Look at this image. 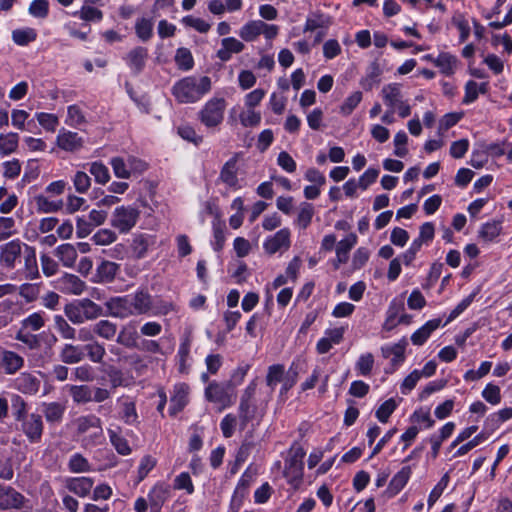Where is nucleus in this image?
I'll return each mask as SVG.
<instances>
[{"mask_svg": "<svg viewBox=\"0 0 512 512\" xmlns=\"http://www.w3.org/2000/svg\"><path fill=\"white\" fill-rule=\"evenodd\" d=\"M211 90V79L202 76L199 79L190 76L176 82L172 94L180 103H194Z\"/></svg>", "mask_w": 512, "mask_h": 512, "instance_id": "1", "label": "nucleus"}, {"mask_svg": "<svg viewBox=\"0 0 512 512\" xmlns=\"http://www.w3.org/2000/svg\"><path fill=\"white\" fill-rule=\"evenodd\" d=\"M305 455L306 451L304 448L298 442H294L291 445L288 451V457L285 460V468L283 471L284 477L295 489L299 487L303 480V459Z\"/></svg>", "mask_w": 512, "mask_h": 512, "instance_id": "2", "label": "nucleus"}, {"mask_svg": "<svg viewBox=\"0 0 512 512\" xmlns=\"http://www.w3.org/2000/svg\"><path fill=\"white\" fill-rule=\"evenodd\" d=\"M101 306L88 298L74 300L66 304L64 313L66 317L74 324H81L85 320H93L102 315Z\"/></svg>", "mask_w": 512, "mask_h": 512, "instance_id": "3", "label": "nucleus"}, {"mask_svg": "<svg viewBox=\"0 0 512 512\" xmlns=\"http://www.w3.org/2000/svg\"><path fill=\"white\" fill-rule=\"evenodd\" d=\"M234 384L231 380L225 382L212 381L205 388V398L207 401L217 403L226 408L232 405V394Z\"/></svg>", "mask_w": 512, "mask_h": 512, "instance_id": "4", "label": "nucleus"}, {"mask_svg": "<svg viewBox=\"0 0 512 512\" xmlns=\"http://www.w3.org/2000/svg\"><path fill=\"white\" fill-rule=\"evenodd\" d=\"M139 216L138 208L131 206L117 207L112 215L111 226L121 233H127L136 225Z\"/></svg>", "mask_w": 512, "mask_h": 512, "instance_id": "5", "label": "nucleus"}, {"mask_svg": "<svg viewBox=\"0 0 512 512\" xmlns=\"http://www.w3.org/2000/svg\"><path fill=\"white\" fill-rule=\"evenodd\" d=\"M224 110L225 100L223 98H213L200 111V120L207 127H215L222 122Z\"/></svg>", "mask_w": 512, "mask_h": 512, "instance_id": "6", "label": "nucleus"}, {"mask_svg": "<svg viewBox=\"0 0 512 512\" xmlns=\"http://www.w3.org/2000/svg\"><path fill=\"white\" fill-rule=\"evenodd\" d=\"M57 338L51 332H42L34 335V358L45 359L52 356V348Z\"/></svg>", "mask_w": 512, "mask_h": 512, "instance_id": "7", "label": "nucleus"}, {"mask_svg": "<svg viewBox=\"0 0 512 512\" xmlns=\"http://www.w3.org/2000/svg\"><path fill=\"white\" fill-rule=\"evenodd\" d=\"M85 287V282L75 274L65 273L56 282V288L65 294H81Z\"/></svg>", "mask_w": 512, "mask_h": 512, "instance_id": "8", "label": "nucleus"}, {"mask_svg": "<svg viewBox=\"0 0 512 512\" xmlns=\"http://www.w3.org/2000/svg\"><path fill=\"white\" fill-rule=\"evenodd\" d=\"M131 295L135 315L149 314L153 309V297L147 289L142 288Z\"/></svg>", "mask_w": 512, "mask_h": 512, "instance_id": "9", "label": "nucleus"}, {"mask_svg": "<svg viewBox=\"0 0 512 512\" xmlns=\"http://www.w3.org/2000/svg\"><path fill=\"white\" fill-rule=\"evenodd\" d=\"M239 154L236 153L231 157L221 168L219 180L225 183L228 187L233 189H239V180L237 177V162Z\"/></svg>", "mask_w": 512, "mask_h": 512, "instance_id": "10", "label": "nucleus"}, {"mask_svg": "<svg viewBox=\"0 0 512 512\" xmlns=\"http://www.w3.org/2000/svg\"><path fill=\"white\" fill-rule=\"evenodd\" d=\"M189 386L186 383H179L174 386L173 395L170 399V415L181 412L188 403Z\"/></svg>", "mask_w": 512, "mask_h": 512, "instance_id": "11", "label": "nucleus"}, {"mask_svg": "<svg viewBox=\"0 0 512 512\" xmlns=\"http://www.w3.org/2000/svg\"><path fill=\"white\" fill-rule=\"evenodd\" d=\"M107 306L112 315L120 318H126L134 314V309L131 301V295L123 297L111 298Z\"/></svg>", "mask_w": 512, "mask_h": 512, "instance_id": "12", "label": "nucleus"}, {"mask_svg": "<svg viewBox=\"0 0 512 512\" xmlns=\"http://www.w3.org/2000/svg\"><path fill=\"white\" fill-rule=\"evenodd\" d=\"M147 58L148 50L145 47L137 46L129 51L126 61L134 75H139L144 70Z\"/></svg>", "mask_w": 512, "mask_h": 512, "instance_id": "13", "label": "nucleus"}, {"mask_svg": "<svg viewBox=\"0 0 512 512\" xmlns=\"http://www.w3.org/2000/svg\"><path fill=\"white\" fill-rule=\"evenodd\" d=\"M24 497L14 488L0 485V509H17L20 508Z\"/></svg>", "mask_w": 512, "mask_h": 512, "instance_id": "14", "label": "nucleus"}, {"mask_svg": "<svg viewBox=\"0 0 512 512\" xmlns=\"http://www.w3.org/2000/svg\"><path fill=\"white\" fill-rule=\"evenodd\" d=\"M265 251L272 255L279 251L282 247L289 248L290 246V231L287 228L281 229L268 238L264 242Z\"/></svg>", "mask_w": 512, "mask_h": 512, "instance_id": "15", "label": "nucleus"}, {"mask_svg": "<svg viewBox=\"0 0 512 512\" xmlns=\"http://www.w3.org/2000/svg\"><path fill=\"white\" fill-rule=\"evenodd\" d=\"M12 412L15 419L22 422L25 434L32 440V425L26 422L27 404L21 396L16 395L12 398Z\"/></svg>", "mask_w": 512, "mask_h": 512, "instance_id": "16", "label": "nucleus"}, {"mask_svg": "<svg viewBox=\"0 0 512 512\" xmlns=\"http://www.w3.org/2000/svg\"><path fill=\"white\" fill-rule=\"evenodd\" d=\"M119 270V264L108 260H102L96 269L95 282L111 283L114 281Z\"/></svg>", "mask_w": 512, "mask_h": 512, "instance_id": "17", "label": "nucleus"}, {"mask_svg": "<svg viewBox=\"0 0 512 512\" xmlns=\"http://www.w3.org/2000/svg\"><path fill=\"white\" fill-rule=\"evenodd\" d=\"M407 345L408 342L406 338H402L398 343L394 345L382 347V356L384 358H389L390 356L393 355V358L391 359V364L395 368L404 362L405 349Z\"/></svg>", "mask_w": 512, "mask_h": 512, "instance_id": "18", "label": "nucleus"}, {"mask_svg": "<svg viewBox=\"0 0 512 512\" xmlns=\"http://www.w3.org/2000/svg\"><path fill=\"white\" fill-rule=\"evenodd\" d=\"M94 484V480L90 477H75L66 480V488L78 495L79 497L87 496Z\"/></svg>", "mask_w": 512, "mask_h": 512, "instance_id": "19", "label": "nucleus"}, {"mask_svg": "<svg viewBox=\"0 0 512 512\" xmlns=\"http://www.w3.org/2000/svg\"><path fill=\"white\" fill-rule=\"evenodd\" d=\"M441 325V319L435 318L426 322L411 335V341L416 346L423 345L430 335Z\"/></svg>", "mask_w": 512, "mask_h": 512, "instance_id": "20", "label": "nucleus"}, {"mask_svg": "<svg viewBox=\"0 0 512 512\" xmlns=\"http://www.w3.org/2000/svg\"><path fill=\"white\" fill-rule=\"evenodd\" d=\"M57 145L65 151H75L82 147V138L78 133L62 130L57 136Z\"/></svg>", "mask_w": 512, "mask_h": 512, "instance_id": "21", "label": "nucleus"}, {"mask_svg": "<svg viewBox=\"0 0 512 512\" xmlns=\"http://www.w3.org/2000/svg\"><path fill=\"white\" fill-rule=\"evenodd\" d=\"M411 473V467L404 466L393 476L387 488L389 496H395L404 488L411 476Z\"/></svg>", "mask_w": 512, "mask_h": 512, "instance_id": "22", "label": "nucleus"}, {"mask_svg": "<svg viewBox=\"0 0 512 512\" xmlns=\"http://www.w3.org/2000/svg\"><path fill=\"white\" fill-rule=\"evenodd\" d=\"M238 412L240 419V429L244 430L248 423L251 422L256 416L257 406L254 400L240 398Z\"/></svg>", "mask_w": 512, "mask_h": 512, "instance_id": "23", "label": "nucleus"}, {"mask_svg": "<svg viewBox=\"0 0 512 512\" xmlns=\"http://www.w3.org/2000/svg\"><path fill=\"white\" fill-rule=\"evenodd\" d=\"M85 357L83 346L65 344L60 352V359L66 364H76Z\"/></svg>", "mask_w": 512, "mask_h": 512, "instance_id": "24", "label": "nucleus"}, {"mask_svg": "<svg viewBox=\"0 0 512 512\" xmlns=\"http://www.w3.org/2000/svg\"><path fill=\"white\" fill-rule=\"evenodd\" d=\"M382 95L387 106L395 109L396 105L402 101L401 85L391 83L383 87Z\"/></svg>", "mask_w": 512, "mask_h": 512, "instance_id": "25", "label": "nucleus"}, {"mask_svg": "<svg viewBox=\"0 0 512 512\" xmlns=\"http://www.w3.org/2000/svg\"><path fill=\"white\" fill-rule=\"evenodd\" d=\"M357 243V236L350 233L345 239L338 242L336 246V257L338 263H346L349 258V252Z\"/></svg>", "mask_w": 512, "mask_h": 512, "instance_id": "26", "label": "nucleus"}, {"mask_svg": "<svg viewBox=\"0 0 512 512\" xmlns=\"http://www.w3.org/2000/svg\"><path fill=\"white\" fill-rule=\"evenodd\" d=\"M263 26H265V22L261 20L249 21L242 26L239 35L244 41H254L260 34H262Z\"/></svg>", "mask_w": 512, "mask_h": 512, "instance_id": "27", "label": "nucleus"}, {"mask_svg": "<svg viewBox=\"0 0 512 512\" xmlns=\"http://www.w3.org/2000/svg\"><path fill=\"white\" fill-rule=\"evenodd\" d=\"M75 424L78 434H84L88 432L89 429L91 428H97L99 430V433L102 432L101 419L93 414L77 418Z\"/></svg>", "mask_w": 512, "mask_h": 512, "instance_id": "28", "label": "nucleus"}, {"mask_svg": "<svg viewBox=\"0 0 512 512\" xmlns=\"http://www.w3.org/2000/svg\"><path fill=\"white\" fill-rule=\"evenodd\" d=\"M64 411L65 407L60 403L52 402L43 404L42 413L49 423H60L63 418Z\"/></svg>", "mask_w": 512, "mask_h": 512, "instance_id": "29", "label": "nucleus"}, {"mask_svg": "<svg viewBox=\"0 0 512 512\" xmlns=\"http://www.w3.org/2000/svg\"><path fill=\"white\" fill-rule=\"evenodd\" d=\"M69 395L77 404L88 403L92 400V390L87 385L68 386Z\"/></svg>", "mask_w": 512, "mask_h": 512, "instance_id": "30", "label": "nucleus"}, {"mask_svg": "<svg viewBox=\"0 0 512 512\" xmlns=\"http://www.w3.org/2000/svg\"><path fill=\"white\" fill-rule=\"evenodd\" d=\"M170 494L169 486L163 483H157L148 494L149 504L163 506Z\"/></svg>", "mask_w": 512, "mask_h": 512, "instance_id": "31", "label": "nucleus"}, {"mask_svg": "<svg viewBox=\"0 0 512 512\" xmlns=\"http://www.w3.org/2000/svg\"><path fill=\"white\" fill-rule=\"evenodd\" d=\"M457 63V58L447 52H442L434 60L435 66L441 69V72L447 76L454 73V66Z\"/></svg>", "mask_w": 512, "mask_h": 512, "instance_id": "32", "label": "nucleus"}, {"mask_svg": "<svg viewBox=\"0 0 512 512\" xmlns=\"http://www.w3.org/2000/svg\"><path fill=\"white\" fill-rule=\"evenodd\" d=\"M21 254V244L16 241H12L6 244L1 253V261L5 263L6 266H13L17 257Z\"/></svg>", "mask_w": 512, "mask_h": 512, "instance_id": "33", "label": "nucleus"}, {"mask_svg": "<svg viewBox=\"0 0 512 512\" xmlns=\"http://www.w3.org/2000/svg\"><path fill=\"white\" fill-rule=\"evenodd\" d=\"M56 255L62 261L64 266L71 267L77 258V249L71 244H62L57 247Z\"/></svg>", "mask_w": 512, "mask_h": 512, "instance_id": "34", "label": "nucleus"}, {"mask_svg": "<svg viewBox=\"0 0 512 512\" xmlns=\"http://www.w3.org/2000/svg\"><path fill=\"white\" fill-rule=\"evenodd\" d=\"M300 370V363L293 361L286 375L283 376V385L281 388V393H286L296 384Z\"/></svg>", "mask_w": 512, "mask_h": 512, "instance_id": "35", "label": "nucleus"}, {"mask_svg": "<svg viewBox=\"0 0 512 512\" xmlns=\"http://www.w3.org/2000/svg\"><path fill=\"white\" fill-rule=\"evenodd\" d=\"M501 224V221L496 220L484 223L479 231V237L487 242L494 240L501 233Z\"/></svg>", "mask_w": 512, "mask_h": 512, "instance_id": "36", "label": "nucleus"}, {"mask_svg": "<svg viewBox=\"0 0 512 512\" xmlns=\"http://www.w3.org/2000/svg\"><path fill=\"white\" fill-rule=\"evenodd\" d=\"M2 364L7 373H15L23 365V359L11 351L3 352Z\"/></svg>", "mask_w": 512, "mask_h": 512, "instance_id": "37", "label": "nucleus"}, {"mask_svg": "<svg viewBox=\"0 0 512 512\" xmlns=\"http://www.w3.org/2000/svg\"><path fill=\"white\" fill-rule=\"evenodd\" d=\"M175 62L180 70L187 71L193 68L194 59L188 48H178L175 55Z\"/></svg>", "mask_w": 512, "mask_h": 512, "instance_id": "38", "label": "nucleus"}, {"mask_svg": "<svg viewBox=\"0 0 512 512\" xmlns=\"http://www.w3.org/2000/svg\"><path fill=\"white\" fill-rule=\"evenodd\" d=\"M404 310V304L403 303H397L395 300H393L387 310V318L384 323V329L387 331H391L397 326L396 318L398 314Z\"/></svg>", "mask_w": 512, "mask_h": 512, "instance_id": "39", "label": "nucleus"}, {"mask_svg": "<svg viewBox=\"0 0 512 512\" xmlns=\"http://www.w3.org/2000/svg\"><path fill=\"white\" fill-rule=\"evenodd\" d=\"M135 32L140 40L148 41L153 35V22L150 19L140 18L136 21Z\"/></svg>", "mask_w": 512, "mask_h": 512, "instance_id": "40", "label": "nucleus"}, {"mask_svg": "<svg viewBox=\"0 0 512 512\" xmlns=\"http://www.w3.org/2000/svg\"><path fill=\"white\" fill-rule=\"evenodd\" d=\"M89 172L99 184H106L110 180V174L107 166L102 162L96 161L89 165Z\"/></svg>", "mask_w": 512, "mask_h": 512, "instance_id": "41", "label": "nucleus"}, {"mask_svg": "<svg viewBox=\"0 0 512 512\" xmlns=\"http://www.w3.org/2000/svg\"><path fill=\"white\" fill-rule=\"evenodd\" d=\"M68 468L73 473H83L91 471L88 460L80 453L71 456L68 462Z\"/></svg>", "mask_w": 512, "mask_h": 512, "instance_id": "42", "label": "nucleus"}, {"mask_svg": "<svg viewBox=\"0 0 512 512\" xmlns=\"http://www.w3.org/2000/svg\"><path fill=\"white\" fill-rule=\"evenodd\" d=\"M108 434L111 444L120 455L126 456L131 453V448L128 444V441L124 437L118 435L114 430L111 429L108 430Z\"/></svg>", "mask_w": 512, "mask_h": 512, "instance_id": "43", "label": "nucleus"}, {"mask_svg": "<svg viewBox=\"0 0 512 512\" xmlns=\"http://www.w3.org/2000/svg\"><path fill=\"white\" fill-rule=\"evenodd\" d=\"M84 352H87L89 359L94 363H101L106 354L105 348L103 345L94 341L92 343H88L83 346Z\"/></svg>", "mask_w": 512, "mask_h": 512, "instance_id": "44", "label": "nucleus"}, {"mask_svg": "<svg viewBox=\"0 0 512 512\" xmlns=\"http://www.w3.org/2000/svg\"><path fill=\"white\" fill-rule=\"evenodd\" d=\"M330 23L331 22L328 17H325L320 13H315L312 17H308L306 19L304 32H312L318 28L328 27Z\"/></svg>", "mask_w": 512, "mask_h": 512, "instance_id": "45", "label": "nucleus"}, {"mask_svg": "<svg viewBox=\"0 0 512 512\" xmlns=\"http://www.w3.org/2000/svg\"><path fill=\"white\" fill-rule=\"evenodd\" d=\"M397 408V403L393 398L383 402L376 410V417L381 423H387L391 414Z\"/></svg>", "mask_w": 512, "mask_h": 512, "instance_id": "46", "label": "nucleus"}, {"mask_svg": "<svg viewBox=\"0 0 512 512\" xmlns=\"http://www.w3.org/2000/svg\"><path fill=\"white\" fill-rule=\"evenodd\" d=\"M157 464L156 458L151 455H145L141 458L139 467H138V475H137V483L143 481L149 472L154 469Z\"/></svg>", "mask_w": 512, "mask_h": 512, "instance_id": "47", "label": "nucleus"}, {"mask_svg": "<svg viewBox=\"0 0 512 512\" xmlns=\"http://www.w3.org/2000/svg\"><path fill=\"white\" fill-rule=\"evenodd\" d=\"M18 146V136L14 133L0 135V152L8 155L16 150Z\"/></svg>", "mask_w": 512, "mask_h": 512, "instance_id": "48", "label": "nucleus"}, {"mask_svg": "<svg viewBox=\"0 0 512 512\" xmlns=\"http://www.w3.org/2000/svg\"><path fill=\"white\" fill-rule=\"evenodd\" d=\"M284 376V366L282 364H274L269 366L266 376L267 385L273 390L278 382H281Z\"/></svg>", "mask_w": 512, "mask_h": 512, "instance_id": "49", "label": "nucleus"}, {"mask_svg": "<svg viewBox=\"0 0 512 512\" xmlns=\"http://www.w3.org/2000/svg\"><path fill=\"white\" fill-rule=\"evenodd\" d=\"M39 124L48 132H54L59 124L58 117L51 113H36Z\"/></svg>", "mask_w": 512, "mask_h": 512, "instance_id": "50", "label": "nucleus"}, {"mask_svg": "<svg viewBox=\"0 0 512 512\" xmlns=\"http://www.w3.org/2000/svg\"><path fill=\"white\" fill-rule=\"evenodd\" d=\"M361 100H362V92H360V91L354 92L353 94L348 96L345 99V101L343 102V104L340 106V112L345 116L350 115L353 112V110L358 106V104L361 102Z\"/></svg>", "mask_w": 512, "mask_h": 512, "instance_id": "51", "label": "nucleus"}, {"mask_svg": "<svg viewBox=\"0 0 512 512\" xmlns=\"http://www.w3.org/2000/svg\"><path fill=\"white\" fill-rule=\"evenodd\" d=\"M94 332L105 339H111L116 334V325L108 320H101L94 326Z\"/></svg>", "mask_w": 512, "mask_h": 512, "instance_id": "52", "label": "nucleus"}, {"mask_svg": "<svg viewBox=\"0 0 512 512\" xmlns=\"http://www.w3.org/2000/svg\"><path fill=\"white\" fill-rule=\"evenodd\" d=\"M36 203L38 210L45 213L58 211L63 206V202L61 200L50 201L42 195L36 197Z\"/></svg>", "mask_w": 512, "mask_h": 512, "instance_id": "53", "label": "nucleus"}, {"mask_svg": "<svg viewBox=\"0 0 512 512\" xmlns=\"http://www.w3.org/2000/svg\"><path fill=\"white\" fill-rule=\"evenodd\" d=\"M482 397L490 404L497 405L501 402V390L500 387L489 383L482 391Z\"/></svg>", "mask_w": 512, "mask_h": 512, "instance_id": "54", "label": "nucleus"}, {"mask_svg": "<svg viewBox=\"0 0 512 512\" xmlns=\"http://www.w3.org/2000/svg\"><path fill=\"white\" fill-rule=\"evenodd\" d=\"M190 354V340L185 339L183 342H181L179 349H178V358H179V372L180 373H187L188 372V366L186 365V362L188 360Z\"/></svg>", "mask_w": 512, "mask_h": 512, "instance_id": "55", "label": "nucleus"}, {"mask_svg": "<svg viewBox=\"0 0 512 512\" xmlns=\"http://www.w3.org/2000/svg\"><path fill=\"white\" fill-rule=\"evenodd\" d=\"M374 365V357L371 353L363 354L356 362V369L363 376L370 375Z\"/></svg>", "mask_w": 512, "mask_h": 512, "instance_id": "56", "label": "nucleus"}, {"mask_svg": "<svg viewBox=\"0 0 512 512\" xmlns=\"http://www.w3.org/2000/svg\"><path fill=\"white\" fill-rule=\"evenodd\" d=\"M452 23L458 28L460 32L459 41L465 42L470 35V26L464 15L458 14L452 18Z\"/></svg>", "mask_w": 512, "mask_h": 512, "instance_id": "57", "label": "nucleus"}, {"mask_svg": "<svg viewBox=\"0 0 512 512\" xmlns=\"http://www.w3.org/2000/svg\"><path fill=\"white\" fill-rule=\"evenodd\" d=\"M182 23L187 27H192L200 33H207L211 26L208 22L201 18H195L193 16H185L182 19Z\"/></svg>", "mask_w": 512, "mask_h": 512, "instance_id": "58", "label": "nucleus"}, {"mask_svg": "<svg viewBox=\"0 0 512 512\" xmlns=\"http://www.w3.org/2000/svg\"><path fill=\"white\" fill-rule=\"evenodd\" d=\"M449 482L448 474H445L440 481L436 484V486L432 489L428 497V507H432L434 503L440 498L444 489L447 487Z\"/></svg>", "mask_w": 512, "mask_h": 512, "instance_id": "59", "label": "nucleus"}, {"mask_svg": "<svg viewBox=\"0 0 512 512\" xmlns=\"http://www.w3.org/2000/svg\"><path fill=\"white\" fill-rule=\"evenodd\" d=\"M314 214V208L312 204L304 202L298 214V223L303 228L306 229L312 220Z\"/></svg>", "mask_w": 512, "mask_h": 512, "instance_id": "60", "label": "nucleus"}, {"mask_svg": "<svg viewBox=\"0 0 512 512\" xmlns=\"http://www.w3.org/2000/svg\"><path fill=\"white\" fill-rule=\"evenodd\" d=\"M116 238L117 235L114 231L110 229H100L93 235L92 240L96 245H108L114 242Z\"/></svg>", "mask_w": 512, "mask_h": 512, "instance_id": "61", "label": "nucleus"}, {"mask_svg": "<svg viewBox=\"0 0 512 512\" xmlns=\"http://www.w3.org/2000/svg\"><path fill=\"white\" fill-rule=\"evenodd\" d=\"M73 375L76 380L81 382H91L95 378L94 369L88 364L76 367L73 370Z\"/></svg>", "mask_w": 512, "mask_h": 512, "instance_id": "62", "label": "nucleus"}, {"mask_svg": "<svg viewBox=\"0 0 512 512\" xmlns=\"http://www.w3.org/2000/svg\"><path fill=\"white\" fill-rule=\"evenodd\" d=\"M78 14L85 21H100L103 18L102 11L92 6H83L79 12L74 13V15Z\"/></svg>", "mask_w": 512, "mask_h": 512, "instance_id": "63", "label": "nucleus"}, {"mask_svg": "<svg viewBox=\"0 0 512 512\" xmlns=\"http://www.w3.org/2000/svg\"><path fill=\"white\" fill-rule=\"evenodd\" d=\"M148 250V241L143 235L134 238L132 242V251L136 259L143 258Z\"/></svg>", "mask_w": 512, "mask_h": 512, "instance_id": "64", "label": "nucleus"}]
</instances>
